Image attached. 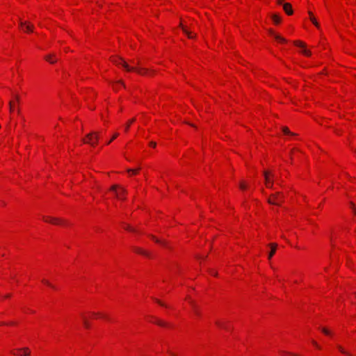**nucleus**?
Instances as JSON below:
<instances>
[{"label": "nucleus", "mask_w": 356, "mask_h": 356, "mask_svg": "<svg viewBox=\"0 0 356 356\" xmlns=\"http://www.w3.org/2000/svg\"><path fill=\"white\" fill-rule=\"evenodd\" d=\"M25 29L27 31H33V26L28 24L27 26H26Z\"/></svg>", "instance_id": "bb28decb"}, {"label": "nucleus", "mask_w": 356, "mask_h": 356, "mask_svg": "<svg viewBox=\"0 0 356 356\" xmlns=\"http://www.w3.org/2000/svg\"><path fill=\"white\" fill-rule=\"evenodd\" d=\"M350 204L352 209L353 211H355L356 209V207H355L354 204L353 202H350Z\"/></svg>", "instance_id": "58836bf2"}, {"label": "nucleus", "mask_w": 356, "mask_h": 356, "mask_svg": "<svg viewBox=\"0 0 356 356\" xmlns=\"http://www.w3.org/2000/svg\"><path fill=\"white\" fill-rule=\"evenodd\" d=\"M83 324H84L85 327L88 328L90 326V324H89L88 321H87V319L86 318V317H84V316H83Z\"/></svg>", "instance_id": "393cba45"}, {"label": "nucleus", "mask_w": 356, "mask_h": 356, "mask_svg": "<svg viewBox=\"0 0 356 356\" xmlns=\"http://www.w3.org/2000/svg\"><path fill=\"white\" fill-rule=\"evenodd\" d=\"M99 140V134L97 132H91L86 135V138L83 139L84 143L95 146Z\"/></svg>", "instance_id": "7ed1b4c3"}, {"label": "nucleus", "mask_w": 356, "mask_h": 356, "mask_svg": "<svg viewBox=\"0 0 356 356\" xmlns=\"http://www.w3.org/2000/svg\"><path fill=\"white\" fill-rule=\"evenodd\" d=\"M118 136V134H115L112 138H111V140L107 142V144H110L114 139H115Z\"/></svg>", "instance_id": "c756f323"}, {"label": "nucleus", "mask_w": 356, "mask_h": 356, "mask_svg": "<svg viewBox=\"0 0 356 356\" xmlns=\"http://www.w3.org/2000/svg\"><path fill=\"white\" fill-rule=\"evenodd\" d=\"M113 62L118 65H122L127 71H136L138 73L141 74H145L147 73V70L145 68H136L130 67L125 61H124L121 58L113 60Z\"/></svg>", "instance_id": "f257e3e1"}, {"label": "nucleus", "mask_w": 356, "mask_h": 356, "mask_svg": "<svg viewBox=\"0 0 356 356\" xmlns=\"http://www.w3.org/2000/svg\"><path fill=\"white\" fill-rule=\"evenodd\" d=\"M308 13H309V18H310V20L312 21V22L315 25V26L316 28L319 29L320 25L318 23V22L316 21V18L313 16L312 13L311 11H309Z\"/></svg>", "instance_id": "9b49d317"}, {"label": "nucleus", "mask_w": 356, "mask_h": 356, "mask_svg": "<svg viewBox=\"0 0 356 356\" xmlns=\"http://www.w3.org/2000/svg\"><path fill=\"white\" fill-rule=\"evenodd\" d=\"M42 282L44 283V284L47 285L48 286L52 288V289H55L56 287L51 284L47 280H45V279H42Z\"/></svg>", "instance_id": "6ab92c4d"}, {"label": "nucleus", "mask_w": 356, "mask_h": 356, "mask_svg": "<svg viewBox=\"0 0 356 356\" xmlns=\"http://www.w3.org/2000/svg\"><path fill=\"white\" fill-rule=\"evenodd\" d=\"M118 83H121L124 87H125L124 83L122 81H119Z\"/></svg>", "instance_id": "49530a36"}, {"label": "nucleus", "mask_w": 356, "mask_h": 356, "mask_svg": "<svg viewBox=\"0 0 356 356\" xmlns=\"http://www.w3.org/2000/svg\"><path fill=\"white\" fill-rule=\"evenodd\" d=\"M338 348H339V350L342 353L346 354V355H348V356H351V355H350L349 353H348V352L345 351V350H344V349H343L341 346H338Z\"/></svg>", "instance_id": "b1692460"}, {"label": "nucleus", "mask_w": 356, "mask_h": 356, "mask_svg": "<svg viewBox=\"0 0 356 356\" xmlns=\"http://www.w3.org/2000/svg\"><path fill=\"white\" fill-rule=\"evenodd\" d=\"M134 121H135V119H134V118H133V119H131V120L127 123V124L125 126V131H128V129H129V127H130V124H131L132 122H134Z\"/></svg>", "instance_id": "5701e85b"}, {"label": "nucleus", "mask_w": 356, "mask_h": 356, "mask_svg": "<svg viewBox=\"0 0 356 356\" xmlns=\"http://www.w3.org/2000/svg\"><path fill=\"white\" fill-rule=\"evenodd\" d=\"M303 53L307 56H311L312 54L311 51L307 49H304Z\"/></svg>", "instance_id": "72a5a7b5"}, {"label": "nucleus", "mask_w": 356, "mask_h": 356, "mask_svg": "<svg viewBox=\"0 0 356 356\" xmlns=\"http://www.w3.org/2000/svg\"><path fill=\"white\" fill-rule=\"evenodd\" d=\"M282 353H283L285 356H297L296 355H295V354H293V353H287V352H282Z\"/></svg>", "instance_id": "2f4dec72"}, {"label": "nucleus", "mask_w": 356, "mask_h": 356, "mask_svg": "<svg viewBox=\"0 0 356 356\" xmlns=\"http://www.w3.org/2000/svg\"><path fill=\"white\" fill-rule=\"evenodd\" d=\"M42 282L44 283V284L47 285L48 286L52 288V289H55L56 287L51 284L47 280H45V279H42Z\"/></svg>", "instance_id": "a211bd4d"}, {"label": "nucleus", "mask_w": 356, "mask_h": 356, "mask_svg": "<svg viewBox=\"0 0 356 356\" xmlns=\"http://www.w3.org/2000/svg\"><path fill=\"white\" fill-rule=\"evenodd\" d=\"M8 104H9L10 111L13 112L14 111V105H13V102L10 101Z\"/></svg>", "instance_id": "cd10ccee"}, {"label": "nucleus", "mask_w": 356, "mask_h": 356, "mask_svg": "<svg viewBox=\"0 0 356 356\" xmlns=\"http://www.w3.org/2000/svg\"><path fill=\"white\" fill-rule=\"evenodd\" d=\"M282 129L284 134L290 135V136H296V134L290 131L289 128L286 127H283Z\"/></svg>", "instance_id": "4468645a"}, {"label": "nucleus", "mask_w": 356, "mask_h": 356, "mask_svg": "<svg viewBox=\"0 0 356 356\" xmlns=\"http://www.w3.org/2000/svg\"><path fill=\"white\" fill-rule=\"evenodd\" d=\"M113 62L118 65H122L127 71H136L138 73L141 74H145L147 73V70L145 68H136L130 67L125 61H124L121 58L113 60Z\"/></svg>", "instance_id": "f03ea898"}, {"label": "nucleus", "mask_w": 356, "mask_h": 356, "mask_svg": "<svg viewBox=\"0 0 356 356\" xmlns=\"http://www.w3.org/2000/svg\"><path fill=\"white\" fill-rule=\"evenodd\" d=\"M312 343H313L316 347H317L318 348H320V347H319V346L318 345V343H317L315 341H314V340H313V341H312Z\"/></svg>", "instance_id": "79ce46f5"}, {"label": "nucleus", "mask_w": 356, "mask_h": 356, "mask_svg": "<svg viewBox=\"0 0 356 356\" xmlns=\"http://www.w3.org/2000/svg\"><path fill=\"white\" fill-rule=\"evenodd\" d=\"M110 190L114 192L116 197L120 199L122 198L124 195L126 194L127 193V191L124 188H122L118 185H113L111 187Z\"/></svg>", "instance_id": "39448f33"}, {"label": "nucleus", "mask_w": 356, "mask_h": 356, "mask_svg": "<svg viewBox=\"0 0 356 356\" xmlns=\"http://www.w3.org/2000/svg\"><path fill=\"white\" fill-rule=\"evenodd\" d=\"M180 26L181 27L184 33L186 34L189 38H195V35H193L191 31H189L185 26H184L181 23L180 24Z\"/></svg>", "instance_id": "f8f14e48"}, {"label": "nucleus", "mask_w": 356, "mask_h": 356, "mask_svg": "<svg viewBox=\"0 0 356 356\" xmlns=\"http://www.w3.org/2000/svg\"><path fill=\"white\" fill-rule=\"evenodd\" d=\"M282 195L280 193L277 192L270 195V196L268 197L267 202L270 204L279 206L280 205V203L282 202Z\"/></svg>", "instance_id": "20e7f679"}, {"label": "nucleus", "mask_w": 356, "mask_h": 356, "mask_svg": "<svg viewBox=\"0 0 356 356\" xmlns=\"http://www.w3.org/2000/svg\"><path fill=\"white\" fill-rule=\"evenodd\" d=\"M154 323H155L156 324H157L158 325L163 326V327H164V326H166V325H167V323H165V322H163V321H161V320H159V319H156V321H154Z\"/></svg>", "instance_id": "aec40b11"}, {"label": "nucleus", "mask_w": 356, "mask_h": 356, "mask_svg": "<svg viewBox=\"0 0 356 356\" xmlns=\"http://www.w3.org/2000/svg\"><path fill=\"white\" fill-rule=\"evenodd\" d=\"M54 57H55V55L54 54H51L45 56V60L49 62L50 63H54L56 62V60L53 59Z\"/></svg>", "instance_id": "ddd939ff"}, {"label": "nucleus", "mask_w": 356, "mask_h": 356, "mask_svg": "<svg viewBox=\"0 0 356 356\" xmlns=\"http://www.w3.org/2000/svg\"><path fill=\"white\" fill-rule=\"evenodd\" d=\"M124 229H126L127 230H129V231H130V232H134V231H135V229H134V228H132V227H131V226H129V225H126V226L124 227Z\"/></svg>", "instance_id": "7c9ffc66"}, {"label": "nucleus", "mask_w": 356, "mask_h": 356, "mask_svg": "<svg viewBox=\"0 0 356 356\" xmlns=\"http://www.w3.org/2000/svg\"><path fill=\"white\" fill-rule=\"evenodd\" d=\"M19 350H22L23 351L22 355L26 356V355H29L30 354V351H29L28 348H24L22 349H19Z\"/></svg>", "instance_id": "412c9836"}, {"label": "nucleus", "mask_w": 356, "mask_h": 356, "mask_svg": "<svg viewBox=\"0 0 356 356\" xmlns=\"http://www.w3.org/2000/svg\"><path fill=\"white\" fill-rule=\"evenodd\" d=\"M149 145H150V146H152V147H156V143H154V142H150V143H149Z\"/></svg>", "instance_id": "ea45409f"}, {"label": "nucleus", "mask_w": 356, "mask_h": 356, "mask_svg": "<svg viewBox=\"0 0 356 356\" xmlns=\"http://www.w3.org/2000/svg\"><path fill=\"white\" fill-rule=\"evenodd\" d=\"M10 294H7L5 298H10Z\"/></svg>", "instance_id": "de8ad7c7"}, {"label": "nucleus", "mask_w": 356, "mask_h": 356, "mask_svg": "<svg viewBox=\"0 0 356 356\" xmlns=\"http://www.w3.org/2000/svg\"><path fill=\"white\" fill-rule=\"evenodd\" d=\"M354 211L355 214L356 215V209L355 211Z\"/></svg>", "instance_id": "8fccbe9b"}, {"label": "nucleus", "mask_w": 356, "mask_h": 356, "mask_svg": "<svg viewBox=\"0 0 356 356\" xmlns=\"http://www.w3.org/2000/svg\"><path fill=\"white\" fill-rule=\"evenodd\" d=\"M264 176L265 178V184L268 188H273V181L270 178V176L274 177V175H273L268 170L264 171Z\"/></svg>", "instance_id": "423d86ee"}, {"label": "nucleus", "mask_w": 356, "mask_h": 356, "mask_svg": "<svg viewBox=\"0 0 356 356\" xmlns=\"http://www.w3.org/2000/svg\"><path fill=\"white\" fill-rule=\"evenodd\" d=\"M193 309H194L195 313L197 315H200V312H199L198 308H197V306H196L195 307H194V308H193Z\"/></svg>", "instance_id": "c9c22d12"}, {"label": "nucleus", "mask_w": 356, "mask_h": 356, "mask_svg": "<svg viewBox=\"0 0 356 356\" xmlns=\"http://www.w3.org/2000/svg\"><path fill=\"white\" fill-rule=\"evenodd\" d=\"M270 247L271 248V250L268 254V259H270L272 257L275 253L276 249H277V244L276 243H270L269 244Z\"/></svg>", "instance_id": "9d476101"}, {"label": "nucleus", "mask_w": 356, "mask_h": 356, "mask_svg": "<svg viewBox=\"0 0 356 356\" xmlns=\"http://www.w3.org/2000/svg\"><path fill=\"white\" fill-rule=\"evenodd\" d=\"M269 33L274 36V38H275V40H277V41L280 42H286V40L282 38V36L277 35V34H275L272 30H269Z\"/></svg>", "instance_id": "1a4fd4ad"}, {"label": "nucleus", "mask_w": 356, "mask_h": 356, "mask_svg": "<svg viewBox=\"0 0 356 356\" xmlns=\"http://www.w3.org/2000/svg\"><path fill=\"white\" fill-rule=\"evenodd\" d=\"M210 273H211V275H214V276H216V275H217V273L213 272V271H212V270H210Z\"/></svg>", "instance_id": "c03bdc74"}, {"label": "nucleus", "mask_w": 356, "mask_h": 356, "mask_svg": "<svg viewBox=\"0 0 356 356\" xmlns=\"http://www.w3.org/2000/svg\"><path fill=\"white\" fill-rule=\"evenodd\" d=\"M284 0H277V3L279 4V5H283V2H284Z\"/></svg>", "instance_id": "4c0bfd02"}, {"label": "nucleus", "mask_w": 356, "mask_h": 356, "mask_svg": "<svg viewBox=\"0 0 356 356\" xmlns=\"http://www.w3.org/2000/svg\"><path fill=\"white\" fill-rule=\"evenodd\" d=\"M239 187L241 190H245L246 188V185L244 183L241 182L239 185Z\"/></svg>", "instance_id": "473e14b6"}, {"label": "nucleus", "mask_w": 356, "mask_h": 356, "mask_svg": "<svg viewBox=\"0 0 356 356\" xmlns=\"http://www.w3.org/2000/svg\"><path fill=\"white\" fill-rule=\"evenodd\" d=\"M25 24H26V23H25V22H23L22 21H20V22H19V25H20V26H21V27H24V25H25Z\"/></svg>", "instance_id": "37998d69"}, {"label": "nucleus", "mask_w": 356, "mask_h": 356, "mask_svg": "<svg viewBox=\"0 0 356 356\" xmlns=\"http://www.w3.org/2000/svg\"><path fill=\"white\" fill-rule=\"evenodd\" d=\"M272 19L275 24H278L281 22V18L277 15L274 14L272 15Z\"/></svg>", "instance_id": "dca6fc26"}, {"label": "nucleus", "mask_w": 356, "mask_h": 356, "mask_svg": "<svg viewBox=\"0 0 356 356\" xmlns=\"http://www.w3.org/2000/svg\"><path fill=\"white\" fill-rule=\"evenodd\" d=\"M294 44H295V45H296L298 47H305V44L302 42L299 41V40L295 41Z\"/></svg>", "instance_id": "4be33fe9"}, {"label": "nucleus", "mask_w": 356, "mask_h": 356, "mask_svg": "<svg viewBox=\"0 0 356 356\" xmlns=\"http://www.w3.org/2000/svg\"><path fill=\"white\" fill-rule=\"evenodd\" d=\"M189 302L193 308L197 306L193 300H189Z\"/></svg>", "instance_id": "a19ab883"}, {"label": "nucleus", "mask_w": 356, "mask_h": 356, "mask_svg": "<svg viewBox=\"0 0 356 356\" xmlns=\"http://www.w3.org/2000/svg\"><path fill=\"white\" fill-rule=\"evenodd\" d=\"M283 9L284 12L289 15H291L293 13L292 6L289 3H283Z\"/></svg>", "instance_id": "6e6552de"}, {"label": "nucleus", "mask_w": 356, "mask_h": 356, "mask_svg": "<svg viewBox=\"0 0 356 356\" xmlns=\"http://www.w3.org/2000/svg\"><path fill=\"white\" fill-rule=\"evenodd\" d=\"M156 300V302L157 303H159L160 305L163 306V307H166V305H165V304H163V302H161L160 300Z\"/></svg>", "instance_id": "e433bc0d"}, {"label": "nucleus", "mask_w": 356, "mask_h": 356, "mask_svg": "<svg viewBox=\"0 0 356 356\" xmlns=\"http://www.w3.org/2000/svg\"><path fill=\"white\" fill-rule=\"evenodd\" d=\"M151 238L154 240L156 243L161 244L162 245L167 247V243L165 241H162L159 239L156 238L155 236H151Z\"/></svg>", "instance_id": "f3484780"}, {"label": "nucleus", "mask_w": 356, "mask_h": 356, "mask_svg": "<svg viewBox=\"0 0 356 356\" xmlns=\"http://www.w3.org/2000/svg\"><path fill=\"white\" fill-rule=\"evenodd\" d=\"M134 251L136 252H137L138 254H143V255H145V256H148L149 255V254L146 251H145V250H142L141 248H134Z\"/></svg>", "instance_id": "2eb2a0df"}, {"label": "nucleus", "mask_w": 356, "mask_h": 356, "mask_svg": "<svg viewBox=\"0 0 356 356\" xmlns=\"http://www.w3.org/2000/svg\"><path fill=\"white\" fill-rule=\"evenodd\" d=\"M15 98L16 101H17V102H19V96H18V95H16V96L15 97Z\"/></svg>", "instance_id": "a18cd8bd"}, {"label": "nucleus", "mask_w": 356, "mask_h": 356, "mask_svg": "<svg viewBox=\"0 0 356 356\" xmlns=\"http://www.w3.org/2000/svg\"><path fill=\"white\" fill-rule=\"evenodd\" d=\"M216 324H217V325H218L220 327H222V328H225V329H227V327L225 325V324L222 323V322L217 321Z\"/></svg>", "instance_id": "a878e982"}, {"label": "nucleus", "mask_w": 356, "mask_h": 356, "mask_svg": "<svg viewBox=\"0 0 356 356\" xmlns=\"http://www.w3.org/2000/svg\"><path fill=\"white\" fill-rule=\"evenodd\" d=\"M43 219L44 220V221H46L47 222H50L51 224H54V225L61 224L64 222V220L60 218L49 217V216L43 217Z\"/></svg>", "instance_id": "0eeeda50"}, {"label": "nucleus", "mask_w": 356, "mask_h": 356, "mask_svg": "<svg viewBox=\"0 0 356 356\" xmlns=\"http://www.w3.org/2000/svg\"><path fill=\"white\" fill-rule=\"evenodd\" d=\"M321 330H322V332H323L324 334H327V335L330 334V332L327 328H325V327H323V328L321 329Z\"/></svg>", "instance_id": "c85d7f7f"}, {"label": "nucleus", "mask_w": 356, "mask_h": 356, "mask_svg": "<svg viewBox=\"0 0 356 356\" xmlns=\"http://www.w3.org/2000/svg\"><path fill=\"white\" fill-rule=\"evenodd\" d=\"M190 125H191V127H195V125H194V124H190Z\"/></svg>", "instance_id": "09e8293b"}, {"label": "nucleus", "mask_w": 356, "mask_h": 356, "mask_svg": "<svg viewBox=\"0 0 356 356\" xmlns=\"http://www.w3.org/2000/svg\"><path fill=\"white\" fill-rule=\"evenodd\" d=\"M139 170V168L138 169H136V170H131V169H128L127 171L128 172H132L134 174H136Z\"/></svg>", "instance_id": "f704fd0d"}]
</instances>
